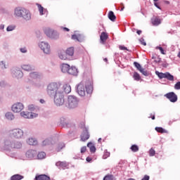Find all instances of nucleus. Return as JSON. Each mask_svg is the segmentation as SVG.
I'll list each match as a JSON object with an SVG mask.
<instances>
[{
  "label": "nucleus",
  "instance_id": "obj_1",
  "mask_svg": "<svg viewBox=\"0 0 180 180\" xmlns=\"http://www.w3.org/2000/svg\"><path fill=\"white\" fill-rule=\"evenodd\" d=\"M94 91L92 82L87 80L82 82L77 85V94L79 96H85V95H91Z\"/></svg>",
  "mask_w": 180,
  "mask_h": 180
},
{
  "label": "nucleus",
  "instance_id": "obj_2",
  "mask_svg": "<svg viewBox=\"0 0 180 180\" xmlns=\"http://www.w3.org/2000/svg\"><path fill=\"white\" fill-rule=\"evenodd\" d=\"M61 84L60 83L52 82L49 84L47 86V94L50 95V96H54L58 92H61V89L60 87Z\"/></svg>",
  "mask_w": 180,
  "mask_h": 180
},
{
  "label": "nucleus",
  "instance_id": "obj_3",
  "mask_svg": "<svg viewBox=\"0 0 180 180\" xmlns=\"http://www.w3.org/2000/svg\"><path fill=\"white\" fill-rule=\"evenodd\" d=\"M54 103L57 106L64 105V93L63 91L56 93L54 96Z\"/></svg>",
  "mask_w": 180,
  "mask_h": 180
},
{
  "label": "nucleus",
  "instance_id": "obj_4",
  "mask_svg": "<svg viewBox=\"0 0 180 180\" xmlns=\"http://www.w3.org/2000/svg\"><path fill=\"white\" fill-rule=\"evenodd\" d=\"M68 106L70 109H74L78 106V99L74 96H69L68 98Z\"/></svg>",
  "mask_w": 180,
  "mask_h": 180
},
{
  "label": "nucleus",
  "instance_id": "obj_5",
  "mask_svg": "<svg viewBox=\"0 0 180 180\" xmlns=\"http://www.w3.org/2000/svg\"><path fill=\"white\" fill-rule=\"evenodd\" d=\"M80 127L83 129V133L81 135L82 141H86L89 139V133L88 132V129L85 127V122H82Z\"/></svg>",
  "mask_w": 180,
  "mask_h": 180
},
{
  "label": "nucleus",
  "instance_id": "obj_6",
  "mask_svg": "<svg viewBox=\"0 0 180 180\" xmlns=\"http://www.w3.org/2000/svg\"><path fill=\"white\" fill-rule=\"evenodd\" d=\"M10 134L11 137L15 139H22L23 137V131L20 129H15L11 131Z\"/></svg>",
  "mask_w": 180,
  "mask_h": 180
},
{
  "label": "nucleus",
  "instance_id": "obj_7",
  "mask_svg": "<svg viewBox=\"0 0 180 180\" xmlns=\"http://www.w3.org/2000/svg\"><path fill=\"white\" fill-rule=\"evenodd\" d=\"M44 33L48 37H50L51 39H58V33L50 28L45 29Z\"/></svg>",
  "mask_w": 180,
  "mask_h": 180
},
{
  "label": "nucleus",
  "instance_id": "obj_8",
  "mask_svg": "<svg viewBox=\"0 0 180 180\" xmlns=\"http://www.w3.org/2000/svg\"><path fill=\"white\" fill-rule=\"evenodd\" d=\"M25 106L22 103H17L12 105L11 109L15 113H19L23 110Z\"/></svg>",
  "mask_w": 180,
  "mask_h": 180
},
{
  "label": "nucleus",
  "instance_id": "obj_9",
  "mask_svg": "<svg viewBox=\"0 0 180 180\" xmlns=\"http://www.w3.org/2000/svg\"><path fill=\"white\" fill-rule=\"evenodd\" d=\"M40 49L45 53V54H50L51 51L50 45L47 42L42 41L39 44Z\"/></svg>",
  "mask_w": 180,
  "mask_h": 180
},
{
  "label": "nucleus",
  "instance_id": "obj_10",
  "mask_svg": "<svg viewBox=\"0 0 180 180\" xmlns=\"http://www.w3.org/2000/svg\"><path fill=\"white\" fill-rule=\"evenodd\" d=\"M20 116L25 119H34V117H37V114L27 111H22L20 112Z\"/></svg>",
  "mask_w": 180,
  "mask_h": 180
},
{
  "label": "nucleus",
  "instance_id": "obj_11",
  "mask_svg": "<svg viewBox=\"0 0 180 180\" xmlns=\"http://www.w3.org/2000/svg\"><path fill=\"white\" fill-rule=\"evenodd\" d=\"M165 96L167 98V99H169V101H170V102L174 103L178 101V96L174 92L168 93L165 95Z\"/></svg>",
  "mask_w": 180,
  "mask_h": 180
},
{
  "label": "nucleus",
  "instance_id": "obj_12",
  "mask_svg": "<svg viewBox=\"0 0 180 180\" xmlns=\"http://www.w3.org/2000/svg\"><path fill=\"white\" fill-rule=\"evenodd\" d=\"M25 12L22 13L21 18H23L25 20H30L32 15L30 12L25 8Z\"/></svg>",
  "mask_w": 180,
  "mask_h": 180
},
{
  "label": "nucleus",
  "instance_id": "obj_13",
  "mask_svg": "<svg viewBox=\"0 0 180 180\" xmlns=\"http://www.w3.org/2000/svg\"><path fill=\"white\" fill-rule=\"evenodd\" d=\"M108 37L109 36L108 35V33L103 32L100 36L101 43H102V44H105Z\"/></svg>",
  "mask_w": 180,
  "mask_h": 180
},
{
  "label": "nucleus",
  "instance_id": "obj_14",
  "mask_svg": "<svg viewBox=\"0 0 180 180\" xmlns=\"http://www.w3.org/2000/svg\"><path fill=\"white\" fill-rule=\"evenodd\" d=\"M68 54L64 50L58 51V57L60 60H68Z\"/></svg>",
  "mask_w": 180,
  "mask_h": 180
},
{
  "label": "nucleus",
  "instance_id": "obj_15",
  "mask_svg": "<svg viewBox=\"0 0 180 180\" xmlns=\"http://www.w3.org/2000/svg\"><path fill=\"white\" fill-rule=\"evenodd\" d=\"M34 180H51V179L46 174H39L35 176Z\"/></svg>",
  "mask_w": 180,
  "mask_h": 180
},
{
  "label": "nucleus",
  "instance_id": "obj_16",
  "mask_svg": "<svg viewBox=\"0 0 180 180\" xmlns=\"http://www.w3.org/2000/svg\"><path fill=\"white\" fill-rule=\"evenodd\" d=\"M37 154V153L36 152V150H30L27 151L26 157L27 158H34V157H36Z\"/></svg>",
  "mask_w": 180,
  "mask_h": 180
},
{
  "label": "nucleus",
  "instance_id": "obj_17",
  "mask_svg": "<svg viewBox=\"0 0 180 180\" xmlns=\"http://www.w3.org/2000/svg\"><path fill=\"white\" fill-rule=\"evenodd\" d=\"M70 75H77L78 74V70L75 67H70L69 70L68 72Z\"/></svg>",
  "mask_w": 180,
  "mask_h": 180
},
{
  "label": "nucleus",
  "instance_id": "obj_18",
  "mask_svg": "<svg viewBox=\"0 0 180 180\" xmlns=\"http://www.w3.org/2000/svg\"><path fill=\"white\" fill-rule=\"evenodd\" d=\"M23 12H25V8H16L15 10V15L17 16L18 18H21L22 16V13H23Z\"/></svg>",
  "mask_w": 180,
  "mask_h": 180
},
{
  "label": "nucleus",
  "instance_id": "obj_19",
  "mask_svg": "<svg viewBox=\"0 0 180 180\" xmlns=\"http://www.w3.org/2000/svg\"><path fill=\"white\" fill-rule=\"evenodd\" d=\"M151 22L153 26H158V25H161V19L158 18V17L153 18Z\"/></svg>",
  "mask_w": 180,
  "mask_h": 180
},
{
  "label": "nucleus",
  "instance_id": "obj_20",
  "mask_svg": "<svg viewBox=\"0 0 180 180\" xmlns=\"http://www.w3.org/2000/svg\"><path fill=\"white\" fill-rule=\"evenodd\" d=\"M72 40H75L76 41H82L83 37L81 34H73L72 35Z\"/></svg>",
  "mask_w": 180,
  "mask_h": 180
},
{
  "label": "nucleus",
  "instance_id": "obj_21",
  "mask_svg": "<svg viewBox=\"0 0 180 180\" xmlns=\"http://www.w3.org/2000/svg\"><path fill=\"white\" fill-rule=\"evenodd\" d=\"M56 167H59L60 168H67L68 167V163L67 162H58L56 164Z\"/></svg>",
  "mask_w": 180,
  "mask_h": 180
},
{
  "label": "nucleus",
  "instance_id": "obj_22",
  "mask_svg": "<svg viewBox=\"0 0 180 180\" xmlns=\"http://www.w3.org/2000/svg\"><path fill=\"white\" fill-rule=\"evenodd\" d=\"M70 70V65L67 63H63L61 65V71L62 72H68Z\"/></svg>",
  "mask_w": 180,
  "mask_h": 180
},
{
  "label": "nucleus",
  "instance_id": "obj_23",
  "mask_svg": "<svg viewBox=\"0 0 180 180\" xmlns=\"http://www.w3.org/2000/svg\"><path fill=\"white\" fill-rule=\"evenodd\" d=\"M63 88L65 94H70L71 92V86L70 84H64Z\"/></svg>",
  "mask_w": 180,
  "mask_h": 180
},
{
  "label": "nucleus",
  "instance_id": "obj_24",
  "mask_svg": "<svg viewBox=\"0 0 180 180\" xmlns=\"http://www.w3.org/2000/svg\"><path fill=\"white\" fill-rule=\"evenodd\" d=\"M108 18L112 22H115V20H116V15H115V13H113V11H110L108 13Z\"/></svg>",
  "mask_w": 180,
  "mask_h": 180
},
{
  "label": "nucleus",
  "instance_id": "obj_25",
  "mask_svg": "<svg viewBox=\"0 0 180 180\" xmlns=\"http://www.w3.org/2000/svg\"><path fill=\"white\" fill-rule=\"evenodd\" d=\"M27 143L30 144V146H37V140L33 139V138H30L27 140Z\"/></svg>",
  "mask_w": 180,
  "mask_h": 180
},
{
  "label": "nucleus",
  "instance_id": "obj_26",
  "mask_svg": "<svg viewBox=\"0 0 180 180\" xmlns=\"http://www.w3.org/2000/svg\"><path fill=\"white\" fill-rule=\"evenodd\" d=\"M87 147L90 149L91 153H95L96 151V148H95V146H94V143L89 142L87 144Z\"/></svg>",
  "mask_w": 180,
  "mask_h": 180
},
{
  "label": "nucleus",
  "instance_id": "obj_27",
  "mask_svg": "<svg viewBox=\"0 0 180 180\" xmlns=\"http://www.w3.org/2000/svg\"><path fill=\"white\" fill-rule=\"evenodd\" d=\"M66 54L72 57L74 56V47H70L66 50Z\"/></svg>",
  "mask_w": 180,
  "mask_h": 180
},
{
  "label": "nucleus",
  "instance_id": "obj_28",
  "mask_svg": "<svg viewBox=\"0 0 180 180\" xmlns=\"http://www.w3.org/2000/svg\"><path fill=\"white\" fill-rule=\"evenodd\" d=\"M23 179V176L20 174H15L11 177V180H21Z\"/></svg>",
  "mask_w": 180,
  "mask_h": 180
},
{
  "label": "nucleus",
  "instance_id": "obj_29",
  "mask_svg": "<svg viewBox=\"0 0 180 180\" xmlns=\"http://www.w3.org/2000/svg\"><path fill=\"white\" fill-rule=\"evenodd\" d=\"M155 129L158 131V133H161L162 134L164 133H168V131L164 129L162 127H156Z\"/></svg>",
  "mask_w": 180,
  "mask_h": 180
},
{
  "label": "nucleus",
  "instance_id": "obj_30",
  "mask_svg": "<svg viewBox=\"0 0 180 180\" xmlns=\"http://www.w3.org/2000/svg\"><path fill=\"white\" fill-rule=\"evenodd\" d=\"M130 150H131L132 153H137L140 148H139V146L137 145H132L130 147Z\"/></svg>",
  "mask_w": 180,
  "mask_h": 180
},
{
  "label": "nucleus",
  "instance_id": "obj_31",
  "mask_svg": "<svg viewBox=\"0 0 180 180\" xmlns=\"http://www.w3.org/2000/svg\"><path fill=\"white\" fill-rule=\"evenodd\" d=\"M165 78H166V79H168V81H174V75H171L168 72H166Z\"/></svg>",
  "mask_w": 180,
  "mask_h": 180
},
{
  "label": "nucleus",
  "instance_id": "obj_32",
  "mask_svg": "<svg viewBox=\"0 0 180 180\" xmlns=\"http://www.w3.org/2000/svg\"><path fill=\"white\" fill-rule=\"evenodd\" d=\"M6 117L8 120H13L15 119V116L13 115V114H12V112L6 113Z\"/></svg>",
  "mask_w": 180,
  "mask_h": 180
},
{
  "label": "nucleus",
  "instance_id": "obj_33",
  "mask_svg": "<svg viewBox=\"0 0 180 180\" xmlns=\"http://www.w3.org/2000/svg\"><path fill=\"white\" fill-rule=\"evenodd\" d=\"M22 68L25 71H32L33 70V68L30 65H23L22 66Z\"/></svg>",
  "mask_w": 180,
  "mask_h": 180
},
{
  "label": "nucleus",
  "instance_id": "obj_34",
  "mask_svg": "<svg viewBox=\"0 0 180 180\" xmlns=\"http://www.w3.org/2000/svg\"><path fill=\"white\" fill-rule=\"evenodd\" d=\"M37 158L39 160H43L44 158H46V153L44 152H40L37 155Z\"/></svg>",
  "mask_w": 180,
  "mask_h": 180
},
{
  "label": "nucleus",
  "instance_id": "obj_35",
  "mask_svg": "<svg viewBox=\"0 0 180 180\" xmlns=\"http://www.w3.org/2000/svg\"><path fill=\"white\" fill-rule=\"evenodd\" d=\"M133 78L135 81H139L140 79H141L140 75L136 72L134 73Z\"/></svg>",
  "mask_w": 180,
  "mask_h": 180
},
{
  "label": "nucleus",
  "instance_id": "obj_36",
  "mask_svg": "<svg viewBox=\"0 0 180 180\" xmlns=\"http://www.w3.org/2000/svg\"><path fill=\"white\" fill-rule=\"evenodd\" d=\"M156 74H157L158 77H159V78L160 79H162V78H165L166 72L165 73H162V72H157Z\"/></svg>",
  "mask_w": 180,
  "mask_h": 180
},
{
  "label": "nucleus",
  "instance_id": "obj_37",
  "mask_svg": "<svg viewBox=\"0 0 180 180\" xmlns=\"http://www.w3.org/2000/svg\"><path fill=\"white\" fill-rule=\"evenodd\" d=\"M15 77H17V78H20L22 77H23V73H22V71L20 70H18L17 72H15Z\"/></svg>",
  "mask_w": 180,
  "mask_h": 180
},
{
  "label": "nucleus",
  "instance_id": "obj_38",
  "mask_svg": "<svg viewBox=\"0 0 180 180\" xmlns=\"http://www.w3.org/2000/svg\"><path fill=\"white\" fill-rule=\"evenodd\" d=\"M110 156V153L108 152V150H105L103 155V160H106V158H108Z\"/></svg>",
  "mask_w": 180,
  "mask_h": 180
},
{
  "label": "nucleus",
  "instance_id": "obj_39",
  "mask_svg": "<svg viewBox=\"0 0 180 180\" xmlns=\"http://www.w3.org/2000/svg\"><path fill=\"white\" fill-rule=\"evenodd\" d=\"M149 155L150 157H154V155H155V150H154V148H150L149 150Z\"/></svg>",
  "mask_w": 180,
  "mask_h": 180
},
{
  "label": "nucleus",
  "instance_id": "obj_40",
  "mask_svg": "<svg viewBox=\"0 0 180 180\" xmlns=\"http://www.w3.org/2000/svg\"><path fill=\"white\" fill-rule=\"evenodd\" d=\"M30 77L31 78H39V73L37 72H32L30 73Z\"/></svg>",
  "mask_w": 180,
  "mask_h": 180
},
{
  "label": "nucleus",
  "instance_id": "obj_41",
  "mask_svg": "<svg viewBox=\"0 0 180 180\" xmlns=\"http://www.w3.org/2000/svg\"><path fill=\"white\" fill-rule=\"evenodd\" d=\"M139 71H140V72H141V74H143V75H145V77H148V72H147V70H146L145 69H143L142 68V69H141Z\"/></svg>",
  "mask_w": 180,
  "mask_h": 180
},
{
  "label": "nucleus",
  "instance_id": "obj_42",
  "mask_svg": "<svg viewBox=\"0 0 180 180\" xmlns=\"http://www.w3.org/2000/svg\"><path fill=\"white\" fill-rule=\"evenodd\" d=\"M134 65H135L136 68H137V70H138L139 71H140V70L142 69L141 65H140V63H137V62H134Z\"/></svg>",
  "mask_w": 180,
  "mask_h": 180
},
{
  "label": "nucleus",
  "instance_id": "obj_43",
  "mask_svg": "<svg viewBox=\"0 0 180 180\" xmlns=\"http://www.w3.org/2000/svg\"><path fill=\"white\" fill-rule=\"evenodd\" d=\"M64 147H65L64 143H60V144H59V145L58 146L56 150H57V151H60V150H63V148H64Z\"/></svg>",
  "mask_w": 180,
  "mask_h": 180
},
{
  "label": "nucleus",
  "instance_id": "obj_44",
  "mask_svg": "<svg viewBox=\"0 0 180 180\" xmlns=\"http://www.w3.org/2000/svg\"><path fill=\"white\" fill-rule=\"evenodd\" d=\"M6 30H7V32H12V30H15V26L9 25L8 27H7Z\"/></svg>",
  "mask_w": 180,
  "mask_h": 180
},
{
  "label": "nucleus",
  "instance_id": "obj_45",
  "mask_svg": "<svg viewBox=\"0 0 180 180\" xmlns=\"http://www.w3.org/2000/svg\"><path fill=\"white\" fill-rule=\"evenodd\" d=\"M103 180H113V176L107 175L103 178Z\"/></svg>",
  "mask_w": 180,
  "mask_h": 180
},
{
  "label": "nucleus",
  "instance_id": "obj_46",
  "mask_svg": "<svg viewBox=\"0 0 180 180\" xmlns=\"http://www.w3.org/2000/svg\"><path fill=\"white\" fill-rule=\"evenodd\" d=\"M156 50H160L161 54H165V52L164 51V49L161 46H157Z\"/></svg>",
  "mask_w": 180,
  "mask_h": 180
},
{
  "label": "nucleus",
  "instance_id": "obj_47",
  "mask_svg": "<svg viewBox=\"0 0 180 180\" xmlns=\"http://www.w3.org/2000/svg\"><path fill=\"white\" fill-rule=\"evenodd\" d=\"M50 144V140L46 139L42 142V146H49Z\"/></svg>",
  "mask_w": 180,
  "mask_h": 180
},
{
  "label": "nucleus",
  "instance_id": "obj_48",
  "mask_svg": "<svg viewBox=\"0 0 180 180\" xmlns=\"http://www.w3.org/2000/svg\"><path fill=\"white\" fill-rule=\"evenodd\" d=\"M38 8H39V13H40V15H43L44 13H43V6H41V5H39L38 6Z\"/></svg>",
  "mask_w": 180,
  "mask_h": 180
},
{
  "label": "nucleus",
  "instance_id": "obj_49",
  "mask_svg": "<svg viewBox=\"0 0 180 180\" xmlns=\"http://www.w3.org/2000/svg\"><path fill=\"white\" fill-rule=\"evenodd\" d=\"M119 49H120V50H122V51H124V50L129 51V49H127V48L126 46H122V45H120L119 46Z\"/></svg>",
  "mask_w": 180,
  "mask_h": 180
},
{
  "label": "nucleus",
  "instance_id": "obj_50",
  "mask_svg": "<svg viewBox=\"0 0 180 180\" xmlns=\"http://www.w3.org/2000/svg\"><path fill=\"white\" fill-rule=\"evenodd\" d=\"M80 151H81L82 154H84V153H85L86 151V146L82 147Z\"/></svg>",
  "mask_w": 180,
  "mask_h": 180
},
{
  "label": "nucleus",
  "instance_id": "obj_51",
  "mask_svg": "<svg viewBox=\"0 0 180 180\" xmlns=\"http://www.w3.org/2000/svg\"><path fill=\"white\" fill-rule=\"evenodd\" d=\"M174 88L176 89H180V82H178L175 85H174Z\"/></svg>",
  "mask_w": 180,
  "mask_h": 180
},
{
  "label": "nucleus",
  "instance_id": "obj_52",
  "mask_svg": "<svg viewBox=\"0 0 180 180\" xmlns=\"http://www.w3.org/2000/svg\"><path fill=\"white\" fill-rule=\"evenodd\" d=\"M141 180H150V176L145 175L144 177Z\"/></svg>",
  "mask_w": 180,
  "mask_h": 180
},
{
  "label": "nucleus",
  "instance_id": "obj_53",
  "mask_svg": "<svg viewBox=\"0 0 180 180\" xmlns=\"http://www.w3.org/2000/svg\"><path fill=\"white\" fill-rule=\"evenodd\" d=\"M155 63H161V58L158 57L155 59Z\"/></svg>",
  "mask_w": 180,
  "mask_h": 180
},
{
  "label": "nucleus",
  "instance_id": "obj_54",
  "mask_svg": "<svg viewBox=\"0 0 180 180\" xmlns=\"http://www.w3.org/2000/svg\"><path fill=\"white\" fill-rule=\"evenodd\" d=\"M20 51H21V53H26L27 51V50H26V48H21Z\"/></svg>",
  "mask_w": 180,
  "mask_h": 180
},
{
  "label": "nucleus",
  "instance_id": "obj_55",
  "mask_svg": "<svg viewBox=\"0 0 180 180\" xmlns=\"http://www.w3.org/2000/svg\"><path fill=\"white\" fill-rule=\"evenodd\" d=\"M86 161H87V162H91V161H92V158L87 157L86 159Z\"/></svg>",
  "mask_w": 180,
  "mask_h": 180
},
{
  "label": "nucleus",
  "instance_id": "obj_56",
  "mask_svg": "<svg viewBox=\"0 0 180 180\" xmlns=\"http://www.w3.org/2000/svg\"><path fill=\"white\" fill-rule=\"evenodd\" d=\"M141 44H143V46H147V44L146 43V41H144V39H141Z\"/></svg>",
  "mask_w": 180,
  "mask_h": 180
},
{
  "label": "nucleus",
  "instance_id": "obj_57",
  "mask_svg": "<svg viewBox=\"0 0 180 180\" xmlns=\"http://www.w3.org/2000/svg\"><path fill=\"white\" fill-rule=\"evenodd\" d=\"M63 30H64V32H69L70 29L67 28V27H63Z\"/></svg>",
  "mask_w": 180,
  "mask_h": 180
},
{
  "label": "nucleus",
  "instance_id": "obj_58",
  "mask_svg": "<svg viewBox=\"0 0 180 180\" xmlns=\"http://www.w3.org/2000/svg\"><path fill=\"white\" fill-rule=\"evenodd\" d=\"M136 33H137V34L140 35V34H141L142 31L141 30H137Z\"/></svg>",
  "mask_w": 180,
  "mask_h": 180
},
{
  "label": "nucleus",
  "instance_id": "obj_59",
  "mask_svg": "<svg viewBox=\"0 0 180 180\" xmlns=\"http://www.w3.org/2000/svg\"><path fill=\"white\" fill-rule=\"evenodd\" d=\"M155 6H156V8H158V9H161V8H160V6H158V4H157V3H155Z\"/></svg>",
  "mask_w": 180,
  "mask_h": 180
},
{
  "label": "nucleus",
  "instance_id": "obj_60",
  "mask_svg": "<svg viewBox=\"0 0 180 180\" xmlns=\"http://www.w3.org/2000/svg\"><path fill=\"white\" fill-rule=\"evenodd\" d=\"M44 102H45L44 100H43V99H41V100H40V103H44Z\"/></svg>",
  "mask_w": 180,
  "mask_h": 180
},
{
  "label": "nucleus",
  "instance_id": "obj_61",
  "mask_svg": "<svg viewBox=\"0 0 180 180\" xmlns=\"http://www.w3.org/2000/svg\"><path fill=\"white\" fill-rule=\"evenodd\" d=\"M155 120V115H153L152 120Z\"/></svg>",
  "mask_w": 180,
  "mask_h": 180
},
{
  "label": "nucleus",
  "instance_id": "obj_62",
  "mask_svg": "<svg viewBox=\"0 0 180 180\" xmlns=\"http://www.w3.org/2000/svg\"><path fill=\"white\" fill-rule=\"evenodd\" d=\"M5 27L4 25H0V29H4Z\"/></svg>",
  "mask_w": 180,
  "mask_h": 180
},
{
  "label": "nucleus",
  "instance_id": "obj_63",
  "mask_svg": "<svg viewBox=\"0 0 180 180\" xmlns=\"http://www.w3.org/2000/svg\"><path fill=\"white\" fill-rule=\"evenodd\" d=\"M177 57H179V58H180V51L178 53Z\"/></svg>",
  "mask_w": 180,
  "mask_h": 180
},
{
  "label": "nucleus",
  "instance_id": "obj_64",
  "mask_svg": "<svg viewBox=\"0 0 180 180\" xmlns=\"http://www.w3.org/2000/svg\"><path fill=\"white\" fill-rule=\"evenodd\" d=\"M103 60H104V61H105V63H108V58H104Z\"/></svg>",
  "mask_w": 180,
  "mask_h": 180
}]
</instances>
